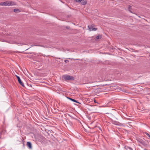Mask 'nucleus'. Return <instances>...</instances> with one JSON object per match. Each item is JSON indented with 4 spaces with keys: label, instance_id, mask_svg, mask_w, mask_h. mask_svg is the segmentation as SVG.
<instances>
[{
    "label": "nucleus",
    "instance_id": "9b49d317",
    "mask_svg": "<svg viewBox=\"0 0 150 150\" xmlns=\"http://www.w3.org/2000/svg\"><path fill=\"white\" fill-rule=\"evenodd\" d=\"M145 134H146V137L149 139H150V135L147 132H145Z\"/></svg>",
    "mask_w": 150,
    "mask_h": 150
},
{
    "label": "nucleus",
    "instance_id": "a211bd4d",
    "mask_svg": "<svg viewBox=\"0 0 150 150\" xmlns=\"http://www.w3.org/2000/svg\"><path fill=\"white\" fill-rule=\"evenodd\" d=\"M4 132V131H1L0 132V134H2Z\"/></svg>",
    "mask_w": 150,
    "mask_h": 150
},
{
    "label": "nucleus",
    "instance_id": "f03ea898",
    "mask_svg": "<svg viewBox=\"0 0 150 150\" xmlns=\"http://www.w3.org/2000/svg\"><path fill=\"white\" fill-rule=\"evenodd\" d=\"M7 6H13L16 5V2L14 1H7Z\"/></svg>",
    "mask_w": 150,
    "mask_h": 150
},
{
    "label": "nucleus",
    "instance_id": "1a4fd4ad",
    "mask_svg": "<svg viewBox=\"0 0 150 150\" xmlns=\"http://www.w3.org/2000/svg\"><path fill=\"white\" fill-rule=\"evenodd\" d=\"M67 98L68 99H69L70 100H71L72 101L75 102L76 103H79L78 102L77 100H75L74 99H72V98H71L69 97H67Z\"/></svg>",
    "mask_w": 150,
    "mask_h": 150
},
{
    "label": "nucleus",
    "instance_id": "aec40b11",
    "mask_svg": "<svg viewBox=\"0 0 150 150\" xmlns=\"http://www.w3.org/2000/svg\"><path fill=\"white\" fill-rule=\"evenodd\" d=\"M94 102H95V103H96V100H94Z\"/></svg>",
    "mask_w": 150,
    "mask_h": 150
},
{
    "label": "nucleus",
    "instance_id": "f257e3e1",
    "mask_svg": "<svg viewBox=\"0 0 150 150\" xmlns=\"http://www.w3.org/2000/svg\"><path fill=\"white\" fill-rule=\"evenodd\" d=\"M63 78L65 80L73 81L74 80V78L73 76L68 75L63 76Z\"/></svg>",
    "mask_w": 150,
    "mask_h": 150
},
{
    "label": "nucleus",
    "instance_id": "39448f33",
    "mask_svg": "<svg viewBox=\"0 0 150 150\" xmlns=\"http://www.w3.org/2000/svg\"><path fill=\"white\" fill-rule=\"evenodd\" d=\"M111 123L115 125H120V123L116 121L113 120H111Z\"/></svg>",
    "mask_w": 150,
    "mask_h": 150
},
{
    "label": "nucleus",
    "instance_id": "7ed1b4c3",
    "mask_svg": "<svg viewBox=\"0 0 150 150\" xmlns=\"http://www.w3.org/2000/svg\"><path fill=\"white\" fill-rule=\"evenodd\" d=\"M88 28L90 31H95L97 29V28H94L93 25H89L88 26Z\"/></svg>",
    "mask_w": 150,
    "mask_h": 150
},
{
    "label": "nucleus",
    "instance_id": "6e6552de",
    "mask_svg": "<svg viewBox=\"0 0 150 150\" xmlns=\"http://www.w3.org/2000/svg\"><path fill=\"white\" fill-rule=\"evenodd\" d=\"M79 2H81V4L84 5L87 4V1L86 0H80V1Z\"/></svg>",
    "mask_w": 150,
    "mask_h": 150
},
{
    "label": "nucleus",
    "instance_id": "f8f14e48",
    "mask_svg": "<svg viewBox=\"0 0 150 150\" xmlns=\"http://www.w3.org/2000/svg\"><path fill=\"white\" fill-rule=\"evenodd\" d=\"M128 9L129 11L131 13H133L131 11V6L129 5L128 6Z\"/></svg>",
    "mask_w": 150,
    "mask_h": 150
},
{
    "label": "nucleus",
    "instance_id": "dca6fc26",
    "mask_svg": "<svg viewBox=\"0 0 150 150\" xmlns=\"http://www.w3.org/2000/svg\"><path fill=\"white\" fill-rule=\"evenodd\" d=\"M64 62L66 63H67L69 62V61L67 60H65Z\"/></svg>",
    "mask_w": 150,
    "mask_h": 150
},
{
    "label": "nucleus",
    "instance_id": "9d476101",
    "mask_svg": "<svg viewBox=\"0 0 150 150\" xmlns=\"http://www.w3.org/2000/svg\"><path fill=\"white\" fill-rule=\"evenodd\" d=\"M13 11L15 13H18L20 12V10L18 8H15L13 10Z\"/></svg>",
    "mask_w": 150,
    "mask_h": 150
},
{
    "label": "nucleus",
    "instance_id": "4468645a",
    "mask_svg": "<svg viewBox=\"0 0 150 150\" xmlns=\"http://www.w3.org/2000/svg\"><path fill=\"white\" fill-rule=\"evenodd\" d=\"M126 149H129V150H133V149L131 148L128 146H127Z\"/></svg>",
    "mask_w": 150,
    "mask_h": 150
},
{
    "label": "nucleus",
    "instance_id": "20e7f679",
    "mask_svg": "<svg viewBox=\"0 0 150 150\" xmlns=\"http://www.w3.org/2000/svg\"><path fill=\"white\" fill-rule=\"evenodd\" d=\"M16 77L18 80V81L19 83L22 86L24 87V84L21 81L20 77L19 76H17V75H16Z\"/></svg>",
    "mask_w": 150,
    "mask_h": 150
},
{
    "label": "nucleus",
    "instance_id": "0eeeda50",
    "mask_svg": "<svg viewBox=\"0 0 150 150\" xmlns=\"http://www.w3.org/2000/svg\"><path fill=\"white\" fill-rule=\"evenodd\" d=\"M7 1L5 2H1L0 3V5L1 6H7Z\"/></svg>",
    "mask_w": 150,
    "mask_h": 150
},
{
    "label": "nucleus",
    "instance_id": "6ab92c4d",
    "mask_svg": "<svg viewBox=\"0 0 150 150\" xmlns=\"http://www.w3.org/2000/svg\"><path fill=\"white\" fill-rule=\"evenodd\" d=\"M67 28H69V27H67Z\"/></svg>",
    "mask_w": 150,
    "mask_h": 150
},
{
    "label": "nucleus",
    "instance_id": "2eb2a0df",
    "mask_svg": "<svg viewBox=\"0 0 150 150\" xmlns=\"http://www.w3.org/2000/svg\"><path fill=\"white\" fill-rule=\"evenodd\" d=\"M93 83V81H87L86 82V83L88 84V83Z\"/></svg>",
    "mask_w": 150,
    "mask_h": 150
},
{
    "label": "nucleus",
    "instance_id": "412c9836",
    "mask_svg": "<svg viewBox=\"0 0 150 150\" xmlns=\"http://www.w3.org/2000/svg\"><path fill=\"white\" fill-rule=\"evenodd\" d=\"M9 35H11V33H10V34Z\"/></svg>",
    "mask_w": 150,
    "mask_h": 150
},
{
    "label": "nucleus",
    "instance_id": "ddd939ff",
    "mask_svg": "<svg viewBox=\"0 0 150 150\" xmlns=\"http://www.w3.org/2000/svg\"><path fill=\"white\" fill-rule=\"evenodd\" d=\"M101 38V36L100 35H97L96 37V38L97 39H98L99 38Z\"/></svg>",
    "mask_w": 150,
    "mask_h": 150
},
{
    "label": "nucleus",
    "instance_id": "423d86ee",
    "mask_svg": "<svg viewBox=\"0 0 150 150\" xmlns=\"http://www.w3.org/2000/svg\"><path fill=\"white\" fill-rule=\"evenodd\" d=\"M27 146L29 149H32V144L30 142H27Z\"/></svg>",
    "mask_w": 150,
    "mask_h": 150
},
{
    "label": "nucleus",
    "instance_id": "f3484780",
    "mask_svg": "<svg viewBox=\"0 0 150 150\" xmlns=\"http://www.w3.org/2000/svg\"><path fill=\"white\" fill-rule=\"evenodd\" d=\"M75 1L79 2L80 1V0H74Z\"/></svg>",
    "mask_w": 150,
    "mask_h": 150
},
{
    "label": "nucleus",
    "instance_id": "4be33fe9",
    "mask_svg": "<svg viewBox=\"0 0 150 150\" xmlns=\"http://www.w3.org/2000/svg\"><path fill=\"white\" fill-rule=\"evenodd\" d=\"M69 59H71V58H69Z\"/></svg>",
    "mask_w": 150,
    "mask_h": 150
}]
</instances>
